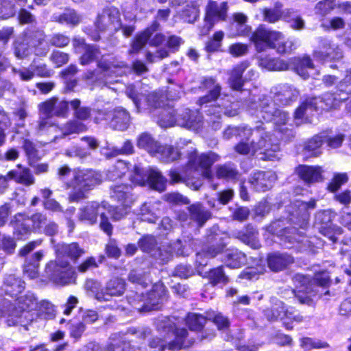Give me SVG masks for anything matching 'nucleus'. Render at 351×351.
I'll return each mask as SVG.
<instances>
[{
    "instance_id": "nucleus-1",
    "label": "nucleus",
    "mask_w": 351,
    "mask_h": 351,
    "mask_svg": "<svg viewBox=\"0 0 351 351\" xmlns=\"http://www.w3.org/2000/svg\"><path fill=\"white\" fill-rule=\"evenodd\" d=\"M156 328L160 337H154L149 341V346L157 350L154 351H164L165 349L178 351L193 342L188 339L187 330L177 328L169 317L158 319Z\"/></svg>"
},
{
    "instance_id": "nucleus-2",
    "label": "nucleus",
    "mask_w": 351,
    "mask_h": 351,
    "mask_svg": "<svg viewBox=\"0 0 351 351\" xmlns=\"http://www.w3.org/2000/svg\"><path fill=\"white\" fill-rule=\"evenodd\" d=\"M266 128L257 125L256 134L250 143L242 142L234 146V151L241 155H254L260 152L263 155L261 159L268 160H279L280 156V146L276 139L265 131Z\"/></svg>"
},
{
    "instance_id": "nucleus-3",
    "label": "nucleus",
    "mask_w": 351,
    "mask_h": 351,
    "mask_svg": "<svg viewBox=\"0 0 351 351\" xmlns=\"http://www.w3.org/2000/svg\"><path fill=\"white\" fill-rule=\"evenodd\" d=\"M251 40L258 51H263L267 48L276 49L278 53H291L295 49L294 39H285L282 32L267 29L260 25L252 34Z\"/></svg>"
},
{
    "instance_id": "nucleus-4",
    "label": "nucleus",
    "mask_w": 351,
    "mask_h": 351,
    "mask_svg": "<svg viewBox=\"0 0 351 351\" xmlns=\"http://www.w3.org/2000/svg\"><path fill=\"white\" fill-rule=\"evenodd\" d=\"M102 176L100 173L91 170H75L73 178L71 182L66 184V188H72L73 191L69 195L71 202H79L86 198V193L96 185L101 183Z\"/></svg>"
},
{
    "instance_id": "nucleus-5",
    "label": "nucleus",
    "mask_w": 351,
    "mask_h": 351,
    "mask_svg": "<svg viewBox=\"0 0 351 351\" xmlns=\"http://www.w3.org/2000/svg\"><path fill=\"white\" fill-rule=\"evenodd\" d=\"M37 307V298L34 293L27 292L24 295L18 297L14 303L5 302L0 309V317L5 319L8 326H14L19 323L24 312L36 310Z\"/></svg>"
},
{
    "instance_id": "nucleus-6",
    "label": "nucleus",
    "mask_w": 351,
    "mask_h": 351,
    "mask_svg": "<svg viewBox=\"0 0 351 351\" xmlns=\"http://www.w3.org/2000/svg\"><path fill=\"white\" fill-rule=\"evenodd\" d=\"M166 289L163 284L156 283L152 291L145 297L143 293H132L128 297V302L140 313H145L160 308V304L166 300Z\"/></svg>"
},
{
    "instance_id": "nucleus-7",
    "label": "nucleus",
    "mask_w": 351,
    "mask_h": 351,
    "mask_svg": "<svg viewBox=\"0 0 351 351\" xmlns=\"http://www.w3.org/2000/svg\"><path fill=\"white\" fill-rule=\"evenodd\" d=\"M347 97H341L340 95L326 93L322 97H312L306 99L295 112V118L302 119L305 115L311 114L313 111L319 110H330L332 108L337 102L347 99Z\"/></svg>"
},
{
    "instance_id": "nucleus-8",
    "label": "nucleus",
    "mask_w": 351,
    "mask_h": 351,
    "mask_svg": "<svg viewBox=\"0 0 351 351\" xmlns=\"http://www.w3.org/2000/svg\"><path fill=\"white\" fill-rule=\"evenodd\" d=\"M106 206L107 202L105 201L101 203L95 201L88 202L85 206L80 209L78 218L80 221H84L90 225H93L97 222V216L99 215L101 229L108 236H110L112 232V226L106 216Z\"/></svg>"
},
{
    "instance_id": "nucleus-9",
    "label": "nucleus",
    "mask_w": 351,
    "mask_h": 351,
    "mask_svg": "<svg viewBox=\"0 0 351 351\" xmlns=\"http://www.w3.org/2000/svg\"><path fill=\"white\" fill-rule=\"evenodd\" d=\"M45 272L49 279L59 285H66L75 282V272L66 261L58 257L46 266Z\"/></svg>"
},
{
    "instance_id": "nucleus-10",
    "label": "nucleus",
    "mask_w": 351,
    "mask_h": 351,
    "mask_svg": "<svg viewBox=\"0 0 351 351\" xmlns=\"http://www.w3.org/2000/svg\"><path fill=\"white\" fill-rule=\"evenodd\" d=\"M248 106L257 111V117H261L266 121H274L276 125H284L289 119L288 114L277 108L269 97H263L258 106L255 101H250Z\"/></svg>"
},
{
    "instance_id": "nucleus-11",
    "label": "nucleus",
    "mask_w": 351,
    "mask_h": 351,
    "mask_svg": "<svg viewBox=\"0 0 351 351\" xmlns=\"http://www.w3.org/2000/svg\"><path fill=\"white\" fill-rule=\"evenodd\" d=\"M132 168L130 175V180L132 183L143 185L146 181H148L150 186L156 191H163L165 189L166 179L158 169L151 168L147 173H145L136 165Z\"/></svg>"
},
{
    "instance_id": "nucleus-12",
    "label": "nucleus",
    "mask_w": 351,
    "mask_h": 351,
    "mask_svg": "<svg viewBox=\"0 0 351 351\" xmlns=\"http://www.w3.org/2000/svg\"><path fill=\"white\" fill-rule=\"evenodd\" d=\"M188 156L189 168L201 171L202 175L208 179L212 176L210 171L211 166L220 158L218 154L212 152L198 155L193 146H191V150L188 151Z\"/></svg>"
},
{
    "instance_id": "nucleus-13",
    "label": "nucleus",
    "mask_w": 351,
    "mask_h": 351,
    "mask_svg": "<svg viewBox=\"0 0 351 351\" xmlns=\"http://www.w3.org/2000/svg\"><path fill=\"white\" fill-rule=\"evenodd\" d=\"M315 204V200H311L308 203L300 200L295 201L288 208L289 213V221L300 228H305L309 218L308 210V208H314Z\"/></svg>"
},
{
    "instance_id": "nucleus-14",
    "label": "nucleus",
    "mask_w": 351,
    "mask_h": 351,
    "mask_svg": "<svg viewBox=\"0 0 351 351\" xmlns=\"http://www.w3.org/2000/svg\"><path fill=\"white\" fill-rule=\"evenodd\" d=\"M249 67L247 62H243L235 66L230 73L228 84L234 90H241L245 81H250L256 77V72L253 69L248 70L243 77V73Z\"/></svg>"
},
{
    "instance_id": "nucleus-15",
    "label": "nucleus",
    "mask_w": 351,
    "mask_h": 351,
    "mask_svg": "<svg viewBox=\"0 0 351 351\" xmlns=\"http://www.w3.org/2000/svg\"><path fill=\"white\" fill-rule=\"evenodd\" d=\"M40 114L45 116L40 119L37 131L38 134L44 135L46 132H56L58 127L53 125L49 120V117L54 116L55 97L42 103L40 106Z\"/></svg>"
},
{
    "instance_id": "nucleus-16",
    "label": "nucleus",
    "mask_w": 351,
    "mask_h": 351,
    "mask_svg": "<svg viewBox=\"0 0 351 351\" xmlns=\"http://www.w3.org/2000/svg\"><path fill=\"white\" fill-rule=\"evenodd\" d=\"M95 26L99 32L117 31L121 26L119 11L115 8L104 9L98 15Z\"/></svg>"
},
{
    "instance_id": "nucleus-17",
    "label": "nucleus",
    "mask_w": 351,
    "mask_h": 351,
    "mask_svg": "<svg viewBox=\"0 0 351 351\" xmlns=\"http://www.w3.org/2000/svg\"><path fill=\"white\" fill-rule=\"evenodd\" d=\"M271 93L274 94V101L273 104L276 105L287 106L293 101L296 100L298 96L297 89L287 84H281L271 88Z\"/></svg>"
},
{
    "instance_id": "nucleus-18",
    "label": "nucleus",
    "mask_w": 351,
    "mask_h": 351,
    "mask_svg": "<svg viewBox=\"0 0 351 351\" xmlns=\"http://www.w3.org/2000/svg\"><path fill=\"white\" fill-rule=\"evenodd\" d=\"M319 49L314 51L313 56L319 60H339L343 58L342 51L339 47L327 39L322 38L319 42Z\"/></svg>"
},
{
    "instance_id": "nucleus-19",
    "label": "nucleus",
    "mask_w": 351,
    "mask_h": 351,
    "mask_svg": "<svg viewBox=\"0 0 351 351\" xmlns=\"http://www.w3.org/2000/svg\"><path fill=\"white\" fill-rule=\"evenodd\" d=\"M97 66L108 75L122 76L130 71V67L116 58L102 57L97 62Z\"/></svg>"
},
{
    "instance_id": "nucleus-20",
    "label": "nucleus",
    "mask_w": 351,
    "mask_h": 351,
    "mask_svg": "<svg viewBox=\"0 0 351 351\" xmlns=\"http://www.w3.org/2000/svg\"><path fill=\"white\" fill-rule=\"evenodd\" d=\"M277 177L273 171H258L254 173L250 182L256 191H266L270 189Z\"/></svg>"
},
{
    "instance_id": "nucleus-21",
    "label": "nucleus",
    "mask_w": 351,
    "mask_h": 351,
    "mask_svg": "<svg viewBox=\"0 0 351 351\" xmlns=\"http://www.w3.org/2000/svg\"><path fill=\"white\" fill-rule=\"evenodd\" d=\"M295 282H301V286L298 287L299 289L298 293L294 290L291 291V293L295 297L300 304H306L307 305H312L313 302L311 298L313 295H315L311 287L312 285H308V279L302 275H296L294 278Z\"/></svg>"
},
{
    "instance_id": "nucleus-22",
    "label": "nucleus",
    "mask_w": 351,
    "mask_h": 351,
    "mask_svg": "<svg viewBox=\"0 0 351 351\" xmlns=\"http://www.w3.org/2000/svg\"><path fill=\"white\" fill-rule=\"evenodd\" d=\"M204 21H211L216 23L223 21L227 17L228 4L226 2L218 3L210 0L206 7Z\"/></svg>"
},
{
    "instance_id": "nucleus-23",
    "label": "nucleus",
    "mask_w": 351,
    "mask_h": 351,
    "mask_svg": "<svg viewBox=\"0 0 351 351\" xmlns=\"http://www.w3.org/2000/svg\"><path fill=\"white\" fill-rule=\"evenodd\" d=\"M106 116V119L110 121V127L114 130L124 131L128 129L130 125V114L123 108H116L109 111Z\"/></svg>"
},
{
    "instance_id": "nucleus-24",
    "label": "nucleus",
    "mask_w": 351,
    "mask_h": 351,
    "mask_svg": "<svg viewBox=\"0 0 351 351\" xmlns=\"http://www.w3.org/2000/svg\"><path fill=\"white\" fill-rule=\"evenodd\" d=\"M184 145H192L191 141H186L184 139H180L177 143V147L174 148L171 145H159L157 152L155 154L159 160L163 162H171L178 160L180 156V152L178 148H182Z\"/></svg>"
},
{
    "instance_id": "nucleus-25",
    "label": "nucleus",
    "mask_w": 351,
    "mask_h": 351,
    "mask_svg": "<svg viewBox=\"0 0 351 351\" xmlns=\"http://www.w3.org/2000/svg\"><path fill=\"white\" fill-rule=\"evenodd\" d=\"M177 125L187 129L197 130L202 125V117L197 111L185 109L178 115Z\"/></svg>"
},
{
    "instance_id": "nucleus-26",
    "label": "nucleus",
    "mask_w": 351,
    "mask_h": 351,
    "mask_svg": "<svg viewBox=\"0 0 351 351\" xmlns=\"http://www.w3.org/2000/svg\"><path fill=\"white\" fill-rule=\"evenodd\" d=\"M257 131V126L254 128H251L247 126H229L223 132V138L225 139H230L233 136H239L240 141L237 144L239 145L241 143H250L251 140L255 137Z\"/></svg>"
},
{
    "instance_id": "nucleus-27",
    "label": "nucleus",
    "mask_w": 351,
    "mask_h": 351,
    "mask_svg": "<svg viewBox=\"0 0 351 351\" xmlns=\"http://www.w3.org/2000/svg\"><path fill=\"white\" fill-rule=\"evenodd\" d=\"M132 191L130 184L114 185L110 187V197L121 205L131 206L134 199Z\"/></svg>"
},
{
    "instance_id": "nucleus-28",
    "label": "nucleus",
    "mask_w": 351,
    "mask_h": 351,
    "mask_svg": "<svg viewBox=\"0 0 351 351\" xmlns=\"http://www.w3.org/2000/svg\"><path fill=\"white\" fill-rule=\"evenodd\" d=\"M282 4L280 2L275 3L274 8H264L263 10V20L270 23H274L281 19H288L291 14H294L292 8L282 10Z\"/></svg>"
},
{
    "instance_id": "nucleus-29",
    "label": "nucleus",
    "mask_w": 351,
    "mask_h": 351,
    "mask_svg": "<svg viewBox=\"0 0 351 351\" xmlns=\"http://www.w3.org/2000/svg\"><path fill=\"white\" fill-rule=\"evenodd\" d=\"M202 87L208 89V93L199 99V104L203 105L215 101L219 98L221 91V85L213 77H205L201 82Z\"/></svg>"
},
{
    "instance_id": "nucleus-30",
    "label": "nucleus",
    "mask_w": 351,
    "mask_h": 351,
    "mask_svg": "<svg viewBox=\"0 0 351 351\" xmlns=\"http://www.w3.org/2000/svg\"><path fill=\"white\" fill-rule=\"evenodd\" d=\"M217 104L218 106L213 107L212 112L210 111V113L219 114L217 117H220L221 112L229 117H234L239 112L240 102H234L228 97L220 98Z\"/></svg>"
},
{
    "instance_id": "nucleus-31",
    "label": "nucleus",
    "mask_w": 351,
    "mask_h": 351,
    "mask_svg": "<svg viewBox=\"0 0 351 351\" xmlns=\"http://www.w3.org/2000/svg\"><path fill=\"white\" fill-rule=\"evenodd\" d=\"M189 218L199 226H203L211 217V213L201 203L197 202L187 207Z\"/></svg>"
},
{
    "instance_id": "nucleus-32",
    "label": "nucleus",
    "mask_w": 351,
    "mask_h": 351,
    "mask_svg": "<svg viewBox=\"0 0 351 351\" xmlns=\"http://www.w3.org/2000/svg\"><path fill=\"white\" fill-rule=\"evenodd\" d=\"M300 178L307 184H312L323 180L320 167L301 165L297 169Z\"/></svg>"
},
{
    "instance_id": "nucleus-33",
    "label": "nucleus",
    "mask_w": 351,
    "mask_h": 351,
    "mask_svg": "<svg viewBox=\"0 0 351 351\" xmlns=\"http://www.w3.org/2000/svg\"><path fill=\"white\" fill-rule=\"evenodd\" d=\"M3 286L5 293L11 297H17L25 287V282L13 274L5 277Z\"/></svg>"
},
{
    "instance_id": "nucleus-34",
    "label": "nucleus",
    "mask_w": 351,
    "mask_h": 351,
    "mask_svg": "<svg viewBox=\"0 0 351 351\" xmlns=\"http://www.w3.org/2000/svg\"><path fill=\"white\" fill-rule=\"evenodd\" d=\"M27 217L18 214L14 217L10 224L13 228V234L18 239H23L31 231V224L27 223Z\"/></svg>"
},
{
    "instance_id": "nucleus-35",
    "label": "nucleus",
    "mask_w": 351,
    "mask_h": 351,
    "mask_svg": "<svg viewBox=\"0 0 351 351\" xmlns=\"http://www.w3.org/2000/svg\"><path fill=\"white\" fill-rule=\"evenodd\" d=\"M224 252L223 262L230 268H239L246 263V256L237 249H228Z\"/></svg>"
},
{
    "instance_id": "nucleus-36",
    "label": "nucleus",
    "mask_w": 351,
    "mask_h": 351,
    "mask_svg": "<svg viewBox=\"0 0 351 351\" xmlns=\"http://www.w3.org/2000/svg\"><path fill=\"white\" fill-rule=\"evenodd\" d=\"M158 27L159 23L157 21H154L149 27L138 34L132 45L130 53L138 52L147 44L150 36Z\"/></svg>"
},
{
    "instance_id": "nucleus-37",
    "label": "nucleus",
    "mask_w": 351,
    "mask_h": 351,
    "mask_svg": "<svg viewBox=\"0 0 351 351\" xmlns=\"http://www.w3.org/2000/svg\"><path fill=\"white\" fill-rule=\"evenodd\" d=\"M45 39V35L43 31L36 30L34 32H29L25 34V40L27 41L31 47L34 48L36 56H44L47 54L48 49L47 47H39L42 45Z\"/></svg>"
},
{
    "instance_id": "nucleus-38",
    "label": "nucleus",
    "mask_w": 351,
    "mask_h": 351,
    "mask_svg": "<svg viewBox=\"0 0 351 351\" xmlns=\"http://www.w3.org/2000/svg\"><path fill=\"white\" fill-rule=\"evenodd\" d=\"M234 237L252 248L258 249L261 246L258 239V232L250 225H248L244 230L235 232Z\"/></svg>"
},
{
    "instance_id": "nucleus-39",
    "label": "nucleus",
    "mask_w": 351,
    "mask_h": 351,
    "mask_svg": "<svg viewBox=\"0 0 351 351\" xmlns=\"http://www.w3.org/2000/svg\"><path fill=\"white\" fill-rule=\"evenodd\" d=\"M267 262L271 270L278 271L291 264L293 258L287 254L275 253L269 256Z\"/></svg>"
},
{
    "instance_id": "nucleus-40",
    "label": "nucleus",
    "mask_w": 351,
    "mask_h": 351,
    "mask_svg": "<svg viewBox=\"0 0 351 351\" xmlns=\"http://www.w3.org/2000/svg\"><path fill=\"white\" fill-rule=\"evenodd\" d=\"M264 315L268 321L275 322L287 315V311H285V304L282 301L275 299L271 306L264 310Z\"/></svg>"
},
{
    "instance_id": "nucleus-41",
    "label": "nucleus",
    "mask_w": 351,
    "mask_h": 351,
    "mask_svg": "<svg viewBox=\"0 0 351 351\" xmlns=\"http://www.w3.org/2000/svg\"><path fill=\"white\" fill-rule=\"evenodd\" d=\"M125 290V282L122 278H115L109 280L105 287L106 301H109L112 296H119Z\"/></svg>"
},
{
    "instance_id": "nucleus-42",
    "label": "nucleus",
    "mask_w": 351,
    "mask_h": 351,
    "mask_svg": "<svg viewBox=\"0 0 351 351\" xmlns=\"http://www.w3.org/2000/svg\"><path fill=\"white\" fill-rule=\"evenodd\" d=\"M19 169L12 170L8 172L7 176L10 179L14 180L16 182L29 186L34 183V178L31 171L27 168L21 169V165H18Z\"/></svg>"
},
{
    "instance_id": "nucleus-43",
    "label": "nucleus",
    "mask_w": 351,
    "mask_h": 351,
    "mask_svg": "<svg viewBox=\"0 0 351 351\" xmlns=\"http://www.w3.org/2000/svg\"><path fill=\"white\" fill-rule=\"evenodd\" d=\"M268 231L272 234L278 237H285L286 239L297 240L295 236L292 237L289 234H295L297 231V227H285V222L282 220H278L272 222L267 228Z\"/></svg>"
},
{
    "instance_id": "nucleus-44",
    "label": "nucleus",
    "mask_w": 351,
    "mask_h": 351,
    "mask_svg": "<svg viewBox=\"0 0 351 351\" xmlns=\"http://www.w3.org/2000/svg\"><path fill=\"white\" fill-rule=\"evenodd\" d=\"M58 256H66L71 260L75 261L84 254V250L80 247L78 243H71L60 245L58 249Z\"/></svg>"
},
{
    "instance_id": "nucleus-45",
    "label": "nucleus",
    "mask_w": 351,
    "mask_h": 351,
    "mask_svg": "<svg viewBox=\"0 0 351 351\" xmlns=\"http://www.w3.org/2000/svg\"><path fill=\"white\" fill-rule=\"evenodd\" d=\"M226 245L220 244L217 246H210L206 250H202L196 254V263L199 266H205L208 264L209 258H215L218 254L222 252Z\"/></svg>"
},
{
    "instance_id": "nucleus-46",
    "label": "nucleus",
    "mask_w": 351,
    "mask_h": 351,
    "mask_svg": "<svg viewBox=\"0 0 351 351\" xmlns=\"http://www.w3.org/2000/svg\"><path fill=\"white\" fill-rule=\"evenodd\" d=\"M324 141L322 135H315L304 145L303 154L305 157H315L320 154L319 148Z\"/></svg>"
},
{
    "instance_id": "nucleus-47",
    "label": "nucleus",
    "mask_w": 351,
    "mask_h": 351,
    "mask_svg": "<svg viewBox=\"0 0 351 351\" xmlns=\"http://www.w3.org/2000/svg\"><path fill=\"white\" fill-rule=\"evenodd\" d=\"M258 63L261 67L269 71H285L288 69V64L285 62L269 56H260Z\"/></svg>"
},
{
    "instance_id": "nucleus-48",
    "label": "nucleus",
    "mask_w": 351,
    "mask_h": 351,
    "mask_svg": "<svg viewBox=\"0 0 351 351\" xmlns=\"http://www.w3.org/2000/svg\"><path fill=\"white\" fill-rule=\"evenodd\" d=\"M43 257L42 251H38L34 253L32 257L25 261L24 265V273L27 275L29 278H35L38 276V269L39 267V262Z\"/></svg>"
},
{
    "instance_id": "nucleus-49",
    "label": "nucleus",
    "mask_w": 351,
    "mask_h": 351,
    "mask_svg": "<svg viewBox=\"0 0 351 351\" xmlns=\"http://www.w3.org/2000/svg\"><path fill=\"white\" fill-rule=\"evenodd\" d=\"M216 175L219 178L228 180H236L239 178L240 174L234 164L226 163L217 167Z\"/></svg>"
},
{
    "instance_id": "nucleus-50",
    "label": "nucleus",
    "mask_w": 351,
    "mask_h": 351,
    "mask_svg": "<svg viewBox=\"0 0 351 351\" xmlns=\"http://www.w3.org/2000/svg\"><path fill=\"white\" fill-rule=\"evenodd\" d=\"M159 145L160 144L147 133L141 134L137 140V145L138 147L145 149L150 154L154 156L156 152H157Z\"/></svg>"
},
{
    "instance_id": "nucleus-51",
    "label": "nucleus",
    "mask_w": 351,
    "mask_h": 351,
    "mask_svg": "<svg viewBox=\"0 0 351 351\" xmlns=\"http://www.w3.org/2000/svg\"><path fill=\"white\" fill-rule=\"evenodd\" d=\"M129 169L130 167L126 162L118 160L108 170L106 177L108 180L114 181L124 176Z\"/></svg>"
},
{
    "instance_id": "nucleus-52",
    "label": "nucleus",
    "mask_w": 351,
    "mask_h": 351,
    "mask_svg": "<svg viewBox=\"0 0 351 351\" xmlns=\"http://www.w3.org/2000/svg\"><path fill=\"white\" fill-rule=\"evenodd\" d=\"M87 130V126L82 121L76 119L67 121L61 128L63 137L73 134H79Z\"/></svg>"
},
{
    "instance_id": "nucleus-53",
    "label": "nucleus",
    "mask_w": 351,
    "mask_h": 351,
    "mask_svg": "<svg viewBox=\"0 0 351 351\" xmlns=\"http://www.w3.org/2000/svg\"><path fill=\"white\" fill-rule=\"evenodd\" d=\"M295 69L297 73L303 79L310 76L309 71L313 70V64L309 56H304L297 59Z\"/></svg>"
},
{
    "instance_id": "nucleus-54",
    "label": "nucleus",
    "mask_w": 351,
    "mask_h": 351,
    "mask_svg": "<svg viewBox=\"0 0 351 351\" xmlns=\"http://www.w3.org/2000/svg\"><path fill=\"white\" fill-rule=\"evenodd\" d=\"M141 102L143 107L145 106L158 108L162 107L165 104V97L158 93H152L149 94L147 97L141 95Z\"/></svg>"
},
{
    "instance_id": "nucleus-55",
    "label": "nucleus",
    "mask_w": 351,
    "mask_h": 351,
    "mask_svg": "<svg viewBox=\"0 0 351 351\" xmlns=\"http://www.w3.org/2000/svg\"><path fill=\"white\" fill-rule=\"evenodd\" d=\"M85 288L99 302L106 301L105 289L101 287L99 282L93 280H87Z\"/></svg>"
},
{
    "instance_id": "nucleus-56",
    "label": "nucleus",
    "mask_w": 351,
    "mask_h": 351,
    "mask_svg": "<svg viewBox=\"0 0 351 351\" xmlns=\"http://www.w3.org/2000/svg\"><path fill=\"white\" fill-rule=\"evenodd\" d=\"M80 100L77 99L72 100L70 103L71 108L74 110V117L76 120L83 122L90 117L91 110L88 107H80Z\"/></svg>"
},
{
    "instance_id": "nucleus-57",
    "label": "nucleus",
    "mask_w": 351,
    "mask_h": 351,
    "mask_svg": "<svg viewBox=\"0 0 351 351\" xmlns=\"http://www.w3.org/2000/svg\"><path fill=\"white\" fill-rule=\"evenodd\" d=\"M128 280L133 284H136L146 287L151 280L149 274L142 269H134L131 271L128 275Z\"/></svg>"
},
{
    "instance_id": "nucleus-58",
    "label": "nucleus",
    "mask_w": 351,
    "mask_h": 351,
    "mask_svg": "<svg viewBox=\"0 0 351 351\" xmlns=\"http://www.w3.org/2000/svg\"><path fill=\"white\" fill-rule=\"evenodd\" d=\"M176 110L171 108H165L160 112V117L158 120L159 125L162 128L171 127L177 125V117Z\"/></svg>"
},
{
    "instance_id": "nucleus-59",
    "label": "nucleus",
    "mask_w": 351,
    "mask_h": 351,
    "mask_svg": "<svg viewBox=\"0 0 351 351\" xmlns=\"http://www.w3.org/2000/svg\"><path fill=\"white\" fill-rule=\"evenodd\" d=\"M53 19L60 23L73 25H77L80 21V16L73 10H66L62 14L54 15Z\"/></svg>"
},
{
    "instance_id": "nucleus-60",
    "label": "nucleus",
    "mask_w": 351,
    "mask_h": 351,
    "mask_svg": "<svg viewBox=\"0 0 351 351\" xmlns=\"http://www.w3.org/2000/svg\"><path fill=\"white\" fill-rule=\"evenodd\" d=\"M169 176L171 179V182L173 183H179L182 182H184L191 189L197 191L198 190L202 185V182L201 180L197 179L195 180L191 179H185L183 178L182 176L179 173H178L175 170H171L169 172Z\"/></svg>"
},
{
    "instance_id": "nucleus-61",
    "label": "nucleus",
    "mask_w": 351,
    "mask_h": 351,
    "mask_svg": "<svg viewBox=\"0 0 351 351\" xmlns=\"http://www.w3.org/2000/svg\"><path fill=\"white\" fill-rule=\"evenodd\" d=\"M128 343L124 337L118 333L112 334L104 347V351H121L123 344Z\"/></svg>"
},
{
    "instance_id": "nucleus-62",
    "label": "nucleus",
    "mask_w": 351,
    "mask_h": 351,
    "mask_svg": "<svg viewBox=\"0 0 351 351\" xmlns=\"http://www.w3.org/2000/svg\"><path fill=\"white\" fill-rule=\"evenodd\" d=\"M101 53L99 49L95 45L85 46V51L80 58L82 65H87L95 60Z\"/></svg>"
},
{
    "instance_id": "nucleus-63",
    "label": "nucleus",
    "mask_w": 351,
    "mask_h": 351,
    "mask_svg": "<svg viewBox=\"0 0 351 351\" xmlns=\"http://www.w3.org/2000/svg\"><path fill=\"white\" fill-rule=\"evenodd\" d=\"M206 321L207 316L191 313L188 314L186 323L191 330H200Z\"/></svg>"
},
{
    "instance_id": "nucleus-64",
    "label": "nucleus",
    "mask_w": 351,
    "mask_h": 351,
    "mask_svg": "<svg viewBox=\"0 0 351 351\" xmlns=\"http://www.w3.org/2000/svg\"><path fill=\"white\" fill-rule=\"evenodd\" d=\"M208 278L213 285L218 284L226 285L228 282V278L225 275L222 267H218L210 270L208 274Z\"/></svg>"
}]
</instances>
